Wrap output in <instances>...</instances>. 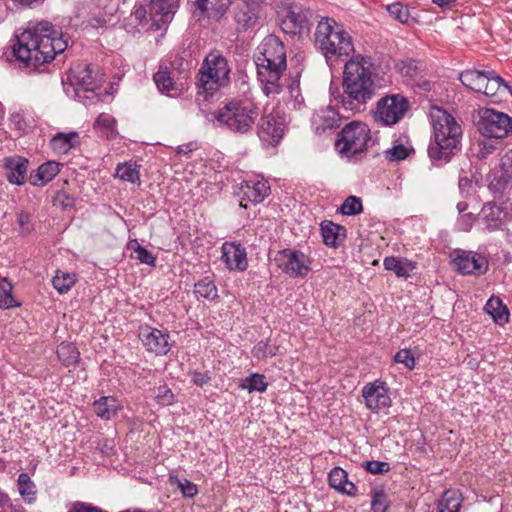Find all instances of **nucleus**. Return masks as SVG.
Segmentation results:
<instances>
[{"instance_id": "37998d69", "label": "nucleus", "mask_w": 512, "mask_h": 512, "mask_svg": "<svg viewBox=\"0 0 512 512\" xmlns=\"http://www.w3.org/2000/svg\"><path fill=\"white\" fill-rule=\"evenodd\" d=\"M76 82L86 91H92L95 89V79L90 66H86L77 71Z\"/></svg>"}, {"instance_id": "603ef678", "label": "nucleus", "mask_w": 512, "mask_h": 512, "mask_svg": "<svg viewBox=\"0 0 512 512\" xmlns=\"http://www.w3.org/2000/svg\"><path fill=\"white\" fill-rule=\"evenodd\" d=\"M476 156L480 159L486 158L495 150V146L490 140H479L475 145Z\"/></svg>"}, {"instance_id": "7c9ffc66", "label": "nucleus", "mask_w": 512, "mask_h": 512, "mask_svg": "<svg viewBox=\"0 0 512 512\" xmlns=\"http://www.w3.org/2000/svg\"><path fill=\"white\" fill-rule=\"evenodd\" d=\"M323 241L326 245L337 247L338 241L345 237V228L331 221H324L321 224Z\"/></svg>"}, {"instance_id": "864d4df0", "label": "nucleus", "mask_w": 512, "mask_h": 512, "mask_svg": "<svg viewBox=\"0 0 512 512\" xmlns=\"http://www.w3.org/2000/svg\"><path fill=\"white\" fill-rule=\"evenodd\" d=\"M365 469L372 474H383L389 471L390 465L387 462L373 460L365 462Z\"/></svg>"}, {"instance_id": "a211bd4d", "label": "nucleus", "mask_w": 512, "mask_h": 512, "mask_svg": "<svg viewBox=\"0 0 512 512\" xmlns=\"http://www.w3.org/2000/svg\"><path fill=\"white\" fill-rule=\"evenodd\" d=\"M221 259L230 270L244 271L248 266L245 248L234 242L223 244Z\"/></svg>"}, {"instance_id": "393cba45", "label": "nucleus", "mask_w": 512, "mask_h": 512, "mask_svg": "<svg viewBox=\"0 0 512 512\" xmlns=\"http://www.w3.org/2000/svg\"><path fill=\"white\" fill-rule=\"evenodd\" d=\"M80 145V136L77 132L57 133L50 141L52 150L57 154H67L71 149Z\"/></svg>"}, {"instance_id": "423d86ee", "label": "nucleus", "mask_w": 512, "mask_h": 512, "mask_svg": "<svg viewBox=\"0 0 512 512\" xmlns=\"http://www.w3.org/2000/svg\"><path fill=\"white\" fill-rule=\"evenodd\" d=\"M315 46L327 61L348 57L354 52L350 34L332 18H322L314 33Z\"/></svg>"}, {"instance_id": "f03ea898", "label": "nucleus", "mask_w": 512, "mask_h": 512, "mask_svg": "<svg viewBox=\"0 0 512 512\" xmlns=\"http://www.w3.org/2000/svg\"><path fill=\"white\" fill-rule=\"evenodd\" d=\"M375 67L370 57L356 55L345 64L340 108L351 114L363 111L376 92Z\"/></svg>"}, {"instance_id": "e433bc0d", "label": "nucleus", "mask_w": 512, "mask_h": 512, "mask_svg": "<svg viewBox=\"0 0 512 512\" xmlns=\"http://www.w3.org/2000/svg\"><path fill=\"white\" fill-rule=\"evenodd\" d=\"M76 274L57 271L52 279L53 287L60 293H67L76 283Z\"/></svg>"}, {"instance_id": "a18cd8bd", "label": "nucleus", "mask_w": 512, "mask_h": 512, "mask_svg": "<svg viewBox=\"0 0 512 512\" xmlns=\"http://www.w3.org/2000/svg\"><path fill=\"white\" fill-rule=\"evenodd\" d=\"M387 10L391 17L398 20L401 23H408L410 19V13L407 7L397 2L387 6Z\"/></svg>"}, {"instance_id": "0e129e2a", "label": "nucleus", "mask_w": 512, "mask_h": 512, "mask_svg": "<svg viewBox=\"0 0 512 512\" xmlns=\"http://www.w3.org/2000/svg\"><path fill=\"white\" fill-rule=\"evenodd\" d=\"M147 9L144 7V6H138L135 8L133 14L135 16V18L139 21H143L146 19L147 17Z\"/></svg>"}, {"instance_id": "338daca9", "label": "nucleus", "mask_w": 512, "mask_h": 512, "mask_svg": "<svg viewBox=\"0 0 512 512\" xmlns=\"http://www.w3.org/2000/svg\"><path fill=\"white\" fill-rule=\"evenodd\" d=\"M503 166L512 167V150L508 151L503 157Z\"/></svg>"}, {"instance_id": "6e6d98bb", "label": "nucleus", "mask_w": 512, "mask_h": 512, "mask_svg": "<svg viewBox=\"0 0 512 512\" xmlns=\"http://www.w3.org/2000/svg\"><path fill=\"white\" fill-rule=\"evenodd\" d=\"M54 205L60 206L63 209L71 208L74 205V198L70 197L65 192H58L54 198Z\"/></svg>"}, {"instance_id": "3c124183", "label": "nucleus", "mask_w": 512, "mask_h": 512, "mask_svg": "<svg viewBox=\"0 0 512 512\" xmlns=\"http://www.w3.org/2000/svg\"><path fill=\"white\" fill-rule=\"evenodd\" d=\"M134 253H135L134 258L139 260L141 263H144V264H147L150 266H155L156 258L145 247L137 244V247L134 250Z\"/></svg>"}, {"instance_id": "c85d7f7f", "label": "nucleus", "mask_w": 512, "mask_h": 512, "mask_svg": "<svg viewBox=\"0 0 512 512\" xmlns=\"http://www.w3.org/2000/svg\"><path fill=\"white\" fill-rule=\"evenodd\" d=\"M17 489L26 504L33 505L36 503L38 495L37 486L27 473H20L18 475Z\"/></svg>"}, {"instance_id": "aec40b11", "label": "nucleus", "mask_w": 512, "mask_h": 512, "mask_svg": "<svg viewBox=\"0 0 512 512\" xmlns=\"http://www.w3.org/2000/svg\"><path fill=\"white\" fill-rule=\"evenodd\" d=\"M196 10L208 18L220 19L229 9L233 0H192Z\"/></svg>"}, {"instance_id": "49530a36", "label": "nucleus", "mask_w": 512, "mask_h": 512, "mask_svg": "<svg viewBox=\"0 0 512 512\" xmlns=\"http://www.w3.org/2000/svg\"><path fill=\"white\" fill-rule=\"evenodd\" d=\"M389 506L387 495L382 490H375L372 495L371 509L373 512H386Z\"/></svg>"}, {"instance_id": "4d7b16f0", "label": "nucleus", "mask_w": 512, "mask_h": 512, "mask_svg": "<svg viewBox=\"0 0 512 512\" xmlns=\"http://www.w3.org/2000/svg\"><path fill=\"white\" fill-rule=\"evenodd\" d=\"M178 487L186 497H193L197 494V487L194 483L189 480L184 479L183 481H179Z\"/></svg>"}, {"instance_id": "dca6fc26", "label": "nucleus", "mask_w": 512, "mask_h": 512, "mask_svg": "<svg viewBox=\"0 0 512 512\" xmlns=\"http://www.w3.org/2000/svg\"><path fill=\"white\" fill-rule=\"evenodd\" d=\"M269 193L270 186L266 180H247L239 188L240 206L247 208L248 203H260Z\"/></svg>"}, {"instance_id": "f3484780", "label": "nucleus", "mask_w": 512, "mask_h": 512, "mask_svg": "<svg viewBox=\"0 0 512 512\" xmlns=\"http://www.w3.org/2000/svg\"><path fill=\"white\" fill-rule=\"evenodd\" d=\"M281 28L287 34L300 33L307 24L308 11L298 5H289L281 11Z\"/></svg>"}, {"instance_id": "a19ab883", "label": "nucleus", "mask_w": 512, "mask_h": 512, "mask_svg": "<svg viewBox=\"0 0 512 512\" xmlns=\"http://www.w3.org/2000/svg\"><path fill=\"white\" fill-rule=\"evenodd\" d=\"M267 382L265 381V376L262 374L254 373L249 377L245 378L240 387L244 390H247L249 393L259 392L263 393L267 389Z\"/></svg>"}, {"instance_id": "4be33fe9", "label": "nucleus", "mask_w": 512, "mask_h": 512, "mask_svg": "<svg viewBox=\"0 0 512 512\" xmlns=\"http://www.w3.org/2000/svg\"><path fill=\"white\" fill-rule=\"evenodd\" d=\"M329 485L342 494L354 496L357 493L356 486L348 481L347 473L340 467L333 468L328 475Z\"/></svg>"}, {"instance_id": "79ce46f5", "label": "nucleus", "mask_w": 512, "mask_h": 512, "mask_svg": "<svg viewBox=\"0 0 512 512\" xmlns=\"http://www.w3.org/2000/svg\"><path fill=\"white\" fill-rule=\"evenodd\" d=\"M194 293L197 297L206 299H215L217 295V288L212 280L204 278L195 284Z\"/></svg>"}, {"instance_id": "09e8293b", "label": "nucleus", "mask_w": 512, "mask_h": 512, "mask_svg": "<svg viewBox=\"0 0 512 512\" xmlns=\"http://www.w3.org/2000/svg\"><path fill=\"white\" fill-rule=\"evenodd\" d=\"M155 399L158 404L169 406L175 402V395L168 386L162 385L158 387Z\"/></svg>"}, {"instance_id": "7ed1b4c3", "label": "nucleus", "mask_w": 512, "mask_h": 512, "mask_svg": "<svg viewBox=\"0 0 512 512\" xmlns=\"http://www.w3.org/2000/svg\"><path fill=\"white\" fill-rule=\"evenodd\" d=\"M255 64L263 92L274 97L282 91V74L286 69V51L284 44L276 36L266 37L258 47Z\"/></svg>"}, {"instance_id": "f257e3e1", "label": "nucleus", "mask_w": 512, "mask_h": 512, "mask_svg": "<svg viewBox=\"0 0 512 512\" xmlns=\"http://www.w3.org/2000/svg\"><path fill=\"white\" fill-rule=\"evenodd\" d=\"M67 40L62 32L48 21L29 25L13 45V54L26 67L38 68L66 50Z\"/></svg>"}, {"instance_id": "9b49d317", "label": "nucleus", "mask_w": 512, "mask_h": 512, "mask_svg": "<svg viewBox=\"0 0 512 512\" xmlns=\"http://www.w3.org/2000/svg\"><path fill=\"white\" fill-rule=\"evenodd\" d=\"M409 109L408 100L400 95H387L377 101L374 119L389 126L398 123Z\"/></svg>"}, {"instance_id": "4c0bfd02", "label": "nucleus", "mask_w": 512, "mask_h": 512, "mask_svg": "<svg viewBox=\"0 0 512 512\" xmlns=\"http://www.w3.org/2000/svg\"><path fill=\"white\" fill-rule=\"evenodd\" d=\"M57 355L59 360L65 366L76 364L79 359V352L77 348L72 343L68 342H62L57 347Z\"/></svg>"}, {"instance_id": "e2e57ef3", "label": "nucleus", "mask_w": 512, "mask_h": 512, "mask_svg": "<svg viewBox=\"0 0 512 512\" xmlns=\"http://www.w3.org/2000/svg\"><path fill=\"white\" fill-rule=\"evenodd\" d=\"M210 377L206 373L195 372L192 377V382L197 386H203L207 384Z\"/></svg>"}, {"instance_id": "6e6552de", "label": "nucleus", "mask_w": 512, "mask_h": 512, "mask_svg": "<svg viewBox=\"0 0 512 512\" xmlns=\"http://www.w3.org/2000/svg\"><path fill=\"white\" fill-rule=\"evenodd\" d=\"M459 80L468 89L486 96H495L501 88H509V85L493 70L467 69L460 73Z\"/></svg>"}, {"instance_id": "cd10ccee", "label": "nucleus", "mask_w": 512, "mask_h": 512, "mask_svg": "<svg viewBox=\"0 0 512 512\" xmlns=\"http://www.w3.org/2000/svg\"><path fill=\"white\" fill-rule=\"evenodd\" d=\"M93 409L101 419L110 420L117 415L121 406L114 397L104 396L93 403Z\"/></svg>"}, {"instance_id": "1a4fd4ad", "label": "nucleus", "mask_w": 512, "mask_h": 512, "mask_svg": "<svg viewBox=\"0 0 512 512\" xmlns=\"http://www.w3.org/2000/svg\"><path fill=\"white\" fill-rule=\"evenodd\" d=\"M478 131L484 137L501 139L512 133V119L509 115L490 108L478 112Z\"/></svg>"}, {"instance_id": "58836bf2", "label": "nucleus", "mask_w": 512, "mask_h": 512, "mask_svg": "<svg viewBox=\"0 0 512 512\" xmlns=\"http://www.w3.org/2000/svg\"><path fill=\"white\" fill-rule=\"evenodd\" d=\"M116 176L133 184H140V173L136 164L123 163L116 167Z\"/></svg>"}, {"instance_id": "f704fd0d", "label": "nucleus", "mask_w": 512, "mask_h": 512, "mask_svg": "<svg viewBox=\"0 0 512 512\" xmlns=\"http://www.w3.org/2000/svg\"><path fill=\"white\" fill-rule=\"evenodd\" d=\"M501 209L491 203L485 204L482 208L483 220L488 231L500 229L502 226Z\"/></svg>"}, {"instance_id": "13d9d810", "label": "nucleus", "mask_w": 512, "mask_h": 512, "mask_svg": "<svg viewBox=\"0 0 512 512\" xmlns=\"http://www.w3.org/2000/svg\"><path fill=\"white\" fill-rule=\"evenodd\" d=\"M30 220H31V217L28 213L21 212L18 214L17 222L21 229V233H23V234L30 233V231H31Z\"/></svg>"}, {"instance_id": "72a5a7b5", "label": "nucleus", "mask_w": 512, "mask_h": 512, "mask_svg": "<svg viewBox=\"0 0 512 512\" xmlns=\"http://www.w3.org/2000/svg\"><path fill=\"white\" fill-rule=\"evenodd\" d=\"M461 503V493L455 489H448L439 501L438 510L439 512H459Z\"/></svg>"}, {"instance_id": "bb28decb", "label": "nucleus", "mask_w": 512, "mask_h": 512, "mask_svg": "<svg viewBox=\"0 0 512 512\" xmlns=\"http://www.w3.org/2000/svg\"><path fill=\"white\" fill-rule=\"evenodd\" d=\"M153 79L158 90L162 94L174 97L181 93V88H179L178 85L174 82L173 78L171 77V73L167 67H161L154 74Z\"/></svg>"}, {"instance_id": "39448f33", "label": "nucleus", "mask_w": 512, "mask_h": 512, "mask_svg": "<svg viewBox=\"0 0 512 512\" xmlns=\"http://www.w3.org/2000/svg\"><path fill=\"white\" fill-rule=\"evenodd\" d=\"M259 117L258 106L250 99H232L207 115V119L217 127L233 133H250Z\"/></svg>"}, {"instance_id": "8fccbe9b", "label": "nucleus", "mask_w": 512, "mask_h": 512, "mask_svg": "<svg viewBox=\"0 0 512 512\" xmlns=\"http://www.w3.org/2000/svg\"><path fill=\"white\" fill-rule=\"evenodd\" d=\"M396 363L403 364L407 369L412 370L415 367V358L412 352L408 349L398 351L394 356Z\"/></svg>"}, {"instance_id": "473e14b6", "label": "nucleus", "mask_w": 512, "mask_h": 512, "mask_svg": "<svg viewBox=\"0 0 512 512\" xmlns=\"http://www.w3.org/2000/svg\"><path fill=\"white\" fill-rule=\"evenodd\" d=\"M383 264L386 270L394 272L398 277H408L415 269L413 262L398 257H386Z\"/></svg>"}, {"instance_id": "5fc2aeb1", "label": "nucleus", "mask_w": 512, "mask_h": 512, "mask_svg": "<svg viewBox=\"0 0 512 512\" xmlns=\"http://www.w3.org/2000/svg\"><path fill=\"white\" fill-rule=\"evenodd\" d=\"M254 354L257 357H271L276 354V347L268 343L260 342L254 347Z\"/></svg>"}, {"instance_id": "ea45409f", "label": "nucleus", "mask_w": 512, "mask_h": 512, "mask_svg": "<svg viewBox=\"0 0 512 512\" xmlns=\"http://www.w3.org/2000/svg\"><path fill=\"white\" fill-rule=\"evenodd\" d=\"M13 286L7 278L0 283V308L11 309L20 306L12 295Z\"/></svg>"}, {"instance_id": "052dcab7", "label": "nucleus", "mask_w": 512, "mask_h": 512, "mask_svg": "<svg viewBox=\"0 0 512 512\" xmlns=\"http://www.w3.org/2000/svg\"><path fill=\"white\" fill-rule=\"evenodd\" d=\"M0 512H13L11 500L5 494H0Z\"/></svg>"}, {"instance_id": "9d476101", "label": "nucleus", "mask_w": 512, "mask_h": 512, "mask_svg": "<svg viewBox=\"0 0 512 512\" xmlns=\"http://www.w3.org/2000/svg\"><path fill=\"white\" fill-rule=\"evenodd\" d=\"M370 140L368 126L365 123L353 121L342 129L336 147L341 154L354 155L363 152Z\"/></svg>"}, {"instance_id": "0eeeda50", "label": "nucleus", "mask_w": 512, "mask_h": 512, "mask_svg": "<svg viewBox=\"0 0 512 512\" xmlns=\"http://www.w3.org/2000/svg\"><path fill=\"white\" fill-rule=\"evenodd\" d=\"M231 67L219 51H211L203 60L198 72V95L204 99L213 96L230 83Z\"/></svg>"}, {"instance_id": "2eb2a0df", "label": "nucleus", "mask_w": 512, "mask_h": 512, "mask_svg": "<svg viewBox=\"0 0 512 512\" xmlns=\"http://www.w3.org/2000/svg\"><path fill=\"white\" fill-rule=\"evenodd\" d=\"M362 396L367 408L373 412L388 408L391 404L388 389L385 383L381 381L365 385L362 389Z\"/></svg>"}, {"instance_id": "69168bd1", "label": "nucleus", "mask_w": 512, "mask_h": 512, "mask_svg": "<svg viewBox=\"0 0 512 512\" xmlns=\"http://www.w3.org/2000/svg\"><path fill=\"white\" fill-rule=\"evenodd\" d=\"M194 150V147L193 145L190 143V144H185V145H181L177 148V154L179 155H187L188 153H190L191 151Z\"/></svg>"}, {"instance_id": "20e7f679", "label": "nucleus", "mask_w": 512, "mask_h": 512, "mask_svg": "<svg viewBox=\"0 0 512 512\" xmlns=\"http://www.w3.org/2000/svg\"><path fill=\"white\" fill-rule=\"evenodd\" d=\"M430 119L434 142L428 147V155L435 163L448 162L460 145L462 128L451 114L440 107H432Z\"/></svg>"}, {"instance_id": "6ab92c4d", "label": "nucleus", "mask_w": 512, "mask_h": 512, "mask_svg": "<svg viewBox=\"0 0 512 512\" xmlns=\"http://www.w3.org/2000/svg\"><path fill=\"white\" fill-rule=\"evenodd\" d=\"M341 117L348 118L349 116H340L339 111L328 106L318 110L313 115V125L317 133H324L326 130H332L340 126Z\"/></svg>"}, {"instance_id": "a878e982", "label": "nucleus", "mask_w": 512, "mask_h": 512, "mask_svg": "<svg viewBox=\"0 0 512 512\" xmlns=\"http://www.w3.org/2000/svg\"><path fill=\"white\" fill-rule=\"evenodd\" d=\"M180 0H150L149 15L159 16V21L167 22L179 6Z\"/></svg>"}, {"instance_id": "4468645a", "label": "nucleus", "mask_w": 512, "mask_h": 512, "mask_svg": "<svg viewBox=\"0 0 512 512\" xmlns=\"http://www.w3.org/2000/svg\"><path fill=\"white\" fill-rule=\"evenodd\" d=\"M139 338L146 349L156 355H166L170 351L169 334L157 328L141 326Z\"/></svg>"}, {"instance_id": "de8ad7c7", "label": "nucleus", "mask_w": 512, "mask_h": 512, "mask_svg": "<svg viewBox=\"0 0 512 512\" xmlns=\"http://www.w3.org/2000/svg\"><path fill=\"white\" fill-rule=\"evenodd\" d=\"M384 154L385 158L389 161H400L408 157L409 149L402 144H397L387 149Z\"/></svg>"}, {"instance_id": "c756f323", "label": "nucleus", "mask_w": 512, "mask_h": 512, "mask_svg": "<svg viewBox=\"0 0 512 512\" xmlns=\"http://www.w3.org/2000/svg\"><path fill=\"white\" fill-rule=\"evenodd\" d=\"M60 172V164L55 161H48L40 165L35 175H31L33 185H44L51 181Z\"/></svg>"}, {"instance_id": "ddd939ff", "label": "nucleus", "mask_w": 512, "mask_h": 512, "mask_svg": "<svg viewBox=\"0 0 512 512\" xmlns=\"http://www.w3.org/2000/svg\"><path fill=\"white\" fill-rule=\"evenodd\" d=\"M451 256L455 268L461 274L481 275L488 269V260L479 253L455 250Z\"/></svg>"}, {"instance_id": "bf43d9fd", "label": "nucleus", "mask_w": 512, "mask_h": 512, "mask_svg": "<svg viewBox=\"0 0 512 512\" xmlns=\"http://www.w3.org/2000/svg\"><path fill=\"white\" fill-rule=\"evenodd\" d=\"M473 217L472 214H465L458 220V225L461 230L469 231L472 226Z\"/></svg>"}, {"instance_id": "c03bdc74", "label": "nucleus", "mask_w": 512, "mask_h": 512, "mask_svg": "<svg viewBox=\"0 0 512 512\" xmlns=\"http://www.w3.org/2000/svg\"><path fill=\"white\" fill-rule=\"evenodd\" d=\"M362 202L356 196H349L345 199L339 208V212L343 215H357L362 212Z\"/></svg>"}, {"instance_id": "774afa93", "label": "nucleus", "mask_w": 512, "mask_h": 512, "mask_svg": "<svg viewBox=\"0 0 512 512\" xmlns=\"http://www.w3.org/2000/svg\"><path fill=\"white\" fill-rule=\"evenodd\" d=\"M455 0H432V2L439 7L445 8L448 7L451 3H453Z\"/></svg>"}, {"instance_id": "5701e85b", "label": "nucleus", "mask_w": 512, "mask_h": 512, "mask_svg": "<svg viewBox=\"0 0 512 512\" xmlns=\"http://www.w3.org/2000/svg\"><path fill=\"white\" fill-rule=\"evenodd\" d=\"M259 19V8L251 3H247L245 0H242V4L238 7L235 13V20L237 25L243 29L247 30L253 26H255Z\"/></svg>"}, {"instance_id": "412c9836", "label": "nucleus", "mask_w": 512, "mask_h": 512, "mask_svg": "<svg viewBox=\"0 0 512 512\" xmlns=\"http://www.w3.org/2000/svg\"><path fill=\"white\" fill-rule=\"evenodd\" d=\"M284 123L269 114L262 118L259 135L261 138L278 142L284 134Z\"/></svg>"}, {"instance_id": "2f4dec72", "label": "nucleus", "mask_w": 512, "mask_h": 512, "mask_svg": "<svg viewBox=\"0 0 512 512\" xmlns=\"http://www.w3.org/2000/svg\"><path fill=\"white\" fill-rule=\"evenodd\" d=\"M485 311L500 325L508 322L509 311L499 297L492 296L485 305Z\"/></svg>"}, {"instance_id": "c9c22d12", "label": "nucleus", "mask_w": 512, "mask_h": 512, "mask_svg": "<svg viewBox=\"0 0 512 512\" xmlns=\"http://www.w3.org/2000/svg\"><path fill=\"white\" fill-rule=\"evenodd\" d=\"M94 128L106 138H113L116 134V120L115 118L107 113H101L95 123Z\"/></svg>"}, {"instance_id": "680f3d73", "label": "nucleus", "mask_w": 512, "mask_h": 512, "mask_svg": "<svg viewBox=\"0 0 512 512\" xmlns=\"http://www.w3.org/2000/svg\"><path fill=\"white\" fill-rule=\"evenodd\" d=\"M290 97L295 98L296 102H299L298 97L300 96L299 89V80H292V82L287 86Z\"/></svg>"}, {"instance_id": "f8f14e48", "label": "nucleus", "mask_w": 512, "mask_h": 512, "mask_svg": "<svg viewBox=\"0 0 512 512\" xmlns=\"http://www.w3.org/2000/svg\"><path fill=\"white\" fill-rule=\"evenodd\" d=\"M275 262L284 273L294 278H304L311 270L310 258L299 250H281L276 254Z\"/></svg>"}, {"instance_id": "b1692460", "label": "nucleus", "mask_w": 512, "mask_h": 512, "mask_svg": "<svg viewBox=\"0 0 512 512\" xmlns=\"http://www.w3.org/2000/svg\"><path fill=\"white\" fill-rule=\"evenodd\" d=\"M7 179L11 184L21 185L24 183L28 168V161L22 157H11L6 159Z\"/></svg>"}]
</instances>
